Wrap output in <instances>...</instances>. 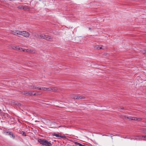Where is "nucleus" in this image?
<instances>
[{"instance_id":"1","label":"nucleus","mask_w":146,"mask_h":146,"mask_svg":"<svg viewBox=\"0 0 146 146\" xmlns=\"http://www.w3.org/2000/svg\"><path fill=\"white\" fill-rule=\"evenodd\" d=\"M38 142L41 144L46 146H51L52 144L45 139H39Z\"/></svg>"},{"instance_id":"2","label":"nucleus","mask_w":146,"mask_h":146,"mask_svg":"<svg viewBox=\"0 0 146 146\" xmlns=\"http://www.w3.org/2000/svg\"><path fill=\"white\" fill-rule=\"evenodd\" d=\"M88 136H96V137H99V136H109L110 137H112L113 136H119L118 135H113L111 134H108L107 135H102V134H93L92 133H88Z\"/></svg>"},{"instance_id":"3","label":"nucleus","mask_w":146,"mask_h":146,"mask_svg":"<svg viewBox=\"0 0 146 146\" xmlns=\"http://www.w3.org/2000/svg\"><path fill=\"white\" fill-rule=\"evenodd\" d=\"M40 38L42 39H45L47 40H48L50 39H51V37L48 35H46L44 34H41L39 36Z\"/></svg>"},{"instance_id":"4","label":"nucleus","mask_w":146,"mask_h":146,"mask_svg":"<svg viewBox=\"0 0 146 146\" xmlns=\"http://www.w3.org/2000/svg\"><path fill=\"white\" fill-rule=\"evenodd\" d=\"M30 35V33L28 32L25 31H21V35L23 36L26 38L29 37Z\"/></svg>"},{"instance_id":"5","label":"nucleus","mask_w":146,"mask_h":146,"mask_svg":"<svg viewBox=\"0 0 146 146\" xmlns=\"http://www.w3.org/2000/svg\"><path fill=\"white\" fill-rule=\"evenodd\" d=\"M48 91L53 92H58L57 88L56 87H50L48 88Z\"/></svg>"},{"instance_id":"6","label":"nucleus","mask_w":146,"mask_h":146,"mask_svg":"<svg viewBox=\"0 0 146 146\" xmlns=\"http://www.w3.org/2000/svg\"><path fill=\"white\" fill-rule=\"evenodd\" d=\"M29 95H33L34 96H38L39 95L38 92L35 91H29Z\"/></svg>"},{"instance_id":"7","label":"nucleus","mask_w":146,"mask_h":146,"mask_svg":"<svg viewBox=\"0 0 146 146\" xmlns=\"http://www.w3.org/2000/svg\"><path fill=\"white\" fill-rule=\"evenodd\" d=\"M12 33L14 35H21V31L15 30L12 31Z\"/></svg>"},{"instance_id":"8","label":"nucleus","mask_w":146,"mask_h":146,"mask_svg":"<svg viewBox=\"0 0 146 146\" xmlns=\"http://www.w3.org/2000/svg\"><path fill=\"white\" fill-rule=\"evenodd\" d=\"M26 52L29 53L35 54V51L33 49H26Z\"/></svg>"},{"instance_id":"9","label":"nucleus","mask_w":146,"mask_h":146,"mask_svg":"<svg viewBox=\"0 0 146 146\" xmlns=\"http://www.w3.org/2000/svg\"><path fill=\"white\" fill-rule=\"evenodd\" d=\"M52 135L53 136H55L56 137H65V136L64 135H61L59 133H53Z\"/></svg>"},{"instance_id":"10","label":"nucleus","mask_w":146,"mask_h":146,"mask_svg":"<svg viewBox=\"0 0 146 146\" xmlns=\"http://www.w3.org/2000/svg\"><path fill=\"white\" fill-rule=\"evenodd\" d=\"M29 91H25L22 92V93L25 95L28 96L29 95Z\"/></svg>"},{"instance_id":"11","label":"nucleus","mask_w":146,"mask_h":146,"mask_svg":"<svg viewBox=\"0 0 146 146\" xmlns=\"http://www.w3.org/2000/svg\"><path fill=\"white\" fill-rule=\"evenodd\" d=\"M6 134H7L10 136H12V137H15V135H13V133L11 132H5Z\"/></svg>"},{"instance_id":"12","label":"nucleus","mask_w":146,"mask_h":146,"mask_svg":"<svg viewBox=\"0 0 146 146\" xmlns=\"http://www.w3.org/2000/svg\"><path fill=\"white\" fill-rule=\"evenodd\" d=\"M142 120V119L141 118H137L134 117V121H141Z\"/></svg>"},{"instance_id":"13","label":"nucleus","mask_w":146,"mask_h":146,"mask_svg":"<svg viewBox=\"0 0 146 146\" xmlns=\"http://www.w3.org/2000/svg\"><path fill=\"white\" fill-rule=\"evenodd\" d=\"M94 48L96 49H102V46L100 47L99 45H96L94 46Z\"/></svg>"},{"instance_id":"14","label":"nucleus","mask_w":146,"mask_h":146,"mask_svg":"<svg viewBox=\"0 0 146 146\" xmlns=\"http://www.w3.org/2000/svg\"><path fill=\"white\" fill-rule=\"evenodd\" d=\"M85 98L84 96H78L77 99H84Z\"/></svg>"},{"instance_id":"15","label":"nucleus","mask_w":146,"mask_h":146,"mask_svg":"<svg viewBox=\"0 0 146 146\" xmlns=\"http://www.w3.org/2000/svg\"><path fill=\"white\" fill-rule=\"evenodd\" d=\"M23 8V9L25 11H28L30 9V8L27 6H24Z\"/></svg>"},{"instance_id":"16","label":"nucleus","mask_w":146,"mask_h":146,"mask_svg":"<svg viewBox=\"0 0 146 146\" xmlns=\"http://www.w3.org/2000/svg\"><path fill=\"white\" fill-rule=\"evenodd\" d=\"M22 50H23V48H21L18 46H17L16 50L21 51Z\"/></svg>"},{"instance_id":"17","label":"nucleus","mask_w":146,"mask_h":146,"mask_svg":"<svg viewBox=\"0 0 146 146\" xmlns=\"http://www.w3.org/2000/svg\"><path fill=\"white\" fill-rule=\"evenodd\" d=\"M38 88V87H37L35 86H31V89H36Z\"/></svg>"},{"instance_id":"18","label":"nucleus","mask_w":146,"mask_h":146,"mask_svg":"<svg viewBox=\"0 0 146 146\" xmlns=\"http://www.w3.org/2000/svg\"><path fill=\"white\" fill-rule=\"evenodd\" d=\"M17 46H15L13 45H11V48L12 49L16 50V48H17Z\"/></svg>"},{"instance_id":"19","label":"nucleus","mask_w":146,"mask_h":146,"mask_svg":"<svg viewBox=\"0 0 146 146\" xmlns=\"http://www.w3.org/2000/svg\"><path fill=\"white\" fill-rule=\"evenodd\" d=\"M20 134H22L23 136H26L27 135L25 134V132L23 131H21L20 132Z\"/></svg>"},{"instance_id":"20","label":"nucleus","mask_w":146,"mask_h":146,"mask_svg":"<svg viewBox=\"0 0 146 146\" xmlns=\"http://www.w3.org/2000/svg\"><path fill=\"white\" fill-rule=\"evenodd\" d=\"M48 88H46V87H42V89L44 91L47 90L48 91Z\"/></svg>"},{"instance_id":"21","label":"nucleus","mask_w":146,"mask_h":146,"mask_svg":"<svg viewBox=\"0 0 146 146\" xmlns=\"http://www.w3.org/2000/svg\"><path fill=\"white\" fill-rule=\"evenodd\" d=\"M78 96V95H74L73 96L72 98L74 99H77Z\"/></svg>"},{"instance_id":"22","label":"nucleus","mask_w":146,"mask_h":146,"mask_svg":"<svg viewBox=\"0 0 146 146\" xmlns=\"http://www.w3.org/2000/svg\"><path fill=\"white\" fill-rule=\"evenodd\" d=\"M74 143L76 145H79V146H80V145H81V144L79 143H78V142H74Z\"/></svg>"},{"instance_id":"23","label":"nucleus","mask_w":146,"mask_h":146,"mask_svg":"<svg viewBox=\"0 0 146 146\" xmlns=\"http://www.w3.org/2000/svg\"><path fill=\"white\" fill-rule=\"evenodd\" d=\"M134 117L130 116L129 117V119L130 120H134Z\"/></svg>"},{"instance_id":"24","label":"nucleus","mask_w":146,"mask_h":146,"mask_svg":"<svg viewBox=\"0 0 146 146\" xmlns=\"http://www.w3.org/2000/svg\"><path fill=\"white\" fill-rule=\"evenodd\" d=\"M23 6H19L18 7V8L19 9H23Z\"/></svg>"},{"instance_id":"25","label":"nucleus","mask_w":146,"mask_h":146,"mask_svg":"<svg viewBox=\"0 0 146 146\" xmlns=\"http://www.w3.org/2000/svg\"><path fill=\"white\" fill-rule=\"evenodd\" d=\"M141 53L143 54H145L146 53V50H143L141 51Z\"/></svg>"},{"instance_id":"26","label":"nucleus","mask_w":146,"mask_h":146,"mask_svg":"<svg viewBox=\"0 0 146 146\" xmlns=\"http://www.w3.org/2000/svg\"><path fill=\"white\" fill-rule=\"evenodd\" d=\"M123 117H124V118L125 119H129V117H128L127 116L125 115Z\"/></svg>"},{"instance_id":"27","label":"nucleus","mask_w":146,"mask_h":146,"mask_svg":"<svg viewBox=\"0 0 146 146\" xmlns=\"http://www.w3.org/2000/svg\"><path fill=\"white\" fill-rule=\"evenodd\" d=\"M143 138H144L143 139L141 138V139L143 140H145L146 139V137H142Z\"/></svg>"},{"instance_id":"28","label":"nucleus","mask_w":146,"mask_h":146,"mask_svg":"<svg viewBox=\"0 0 146 146\" xmlns=\"http://www.w3.org/2000/svg\"><path fill=\"white\" fill-rule=\"evenodd\" d=\"M22 50L23 52H26V49H23V50Z\"/></svg>"},{"instance_id":"29","label":"nucleus","mask_w":146,"mask_h":146,"mask_svg":"<svg viewBox=\"0 0 146 146\" xmlns=\"http://www.w3.org/2000/svg\"><path fill=\"white\" fill-rule=\"evenodd\" d=\"M37 89L39 90H41L42 88H41L38 87Z\"/></svg>"},{"instance_id":"30","label":"nucleus","mask_w":146,"mask_h":146,"mask_svg":"<svg viewBox=\"0 0 146 146\" xmlns=\"http://www.w3.org/2000/svg\"><path fill=\"white\" fill-rule=\"evenodd\" d=\"M60 138H59L60 139H64V138H66L67 137H60Z\"/></svg>"},{"instance_id":"31","label":"nucleus","mask_w":146,"mask_h":146,"mask_svg":"<svg viewBox=\"0 0 146 146\" xmlns=\"http://www.w3.org/2000/svg\"><path fill=\"white\" fill-rule=\"evenodd\" d=\"M146 133V129L145 130V131H144Z\"/></svg>"},{"instance_id":"32","label":"nucleus","mask_w":146,"mask_h":146,"mask_svg":"<svg viewBox=\"0 0 146 146\" xmlns=\"http://www.w3.org/2000/svg\"><path fill=\"white\" fill-rule=\"evenodd\" d=\"M121 109H123V107H122V108H121Z\"/></svg>"},{"instance_id":"33","label":"nucleus","mask_w":146,"mask_h":146,"mask_svg":"<svg viewBox=\"0 0 146 146\" xmlns=\"http://www.w3.org/2000/svg\"><path fill=\"white\" fill-rule=\"evenodd\" d=\"M89 30H90V29H90V28H89Z\"/></svg>"},{"instance_id":"34","label":"nucleus","mask_w":146,"mask_h":146,"mask_svg":"<svg viewBox=\"0 0 146 146\" xmlns=\"http://www.w3.org/2000/svg\"><path fill=\"white\" fill-rule=\"evenodd\" d=\"M145 123H146V121H145Z\"/></svg>"}]
</instances>
